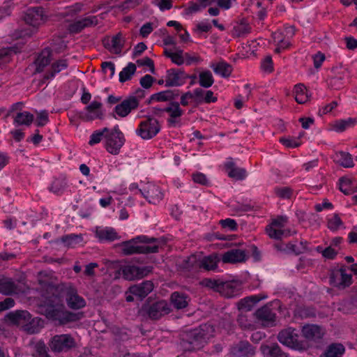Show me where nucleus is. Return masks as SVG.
I'll use <instances>...</instances> for the list:
<instances>
[{"instance_id":"nucleus-1","label":"nucleus","mask_w":357,"mask_h":357,"mask_svg":"<svg viewBox=\"0 0 357 357\" xmlns=\"http://www.w3.org/2000/svg\"><path fill=\"white\" fill-rule=\"evenodd\" d=\"M47 302V306L45 309L46 317L58 321L61 325L78 321L82 317V313H75L66 310L64 306L60 304L61 300L58 294L53 293L52 296Z\"/></svg>"},{"instance_id":"nucleus-2","label":"nucleus","mask_w":357,"mask_h":357,"mask_svg":"<svg viewBox=\"0 0 357 357\" xmlns=\"http://www.w3.org/2000/svg\"><path fill=\"white\" fill-rule=\"evenodd\" d=\"M172 311L171 305L165 300L155 301L149 297L142 305L140 312L152 321L160 320Z\"/></svg>"},{"instance_id":"nucleus-3","label":"nucleus","mask_w":357,"mask_h":357,"mask_svg":"<svg viewBox=\"0 0 357 357\" xmlns=\"http://www.w3.org/2000/svg\"><path fill=\"white\" fill-rule=\"evenodd\" d=\"M278 340L282 344L299 351H307L311 346L307 340L301 337L296 328L291 327L280 331Z\"/></svg>"},{"instance_id":"nucleus-4","label":"nucleus","mask_w":357,"mask_h":357,"mask_svg":"<svg viewBox=\"0 0 357 357\" xmlns=\"http://www.w3.org/2000/svg\"><path fill=\"white\" fill-rule=\"evenodd\" d=\"M206 325L199 328L185 331L181 334L182 345L188 350L199 349L206 342L207 333H206Z\"/></svg>"},{"instance_id":"nucleus-5","label":"nucleus","mask_w":357,"mask_h":357,"mask_svg":"<svg viewBox=\"0 0 357 357\" xmlns=\"http://www.w3.org/2000/svg\"><path fill=\"white\" fill-rule=\"evenodd\" d=\"M47 344L50 350L55 354L68 353L77 347L75 337L69 333L54 335Z\"/></svg>"},{"instance_id":"nucleus-6","label":"nucleus","mask_w":357,"mask_h":357,"mask_svg":"<svg viewBox=\"0 0 357 357\" xmlns=\"http://www.w3.org/2000/svg\"><path fill=\"white\" fill-rule=\"evenodd\" d=\"M348 266L342 265L338 269H333L329 273L330 284L339 289H344L352 284V275L347 273Z\"/></svg>"},{"instance_id":"nucleus-7","label":"nucleus","mask_w":357,"mask_h":357,"mask_svg":"<svg viewBox=\"0 0 357 357\" xmlns=\"http://www.w3.org/2000/svg\"><path fill=\"white\" fill-rule=\"evenodd\" d=\"M160 130L159 121L153 117L142 121L137 130V135L144 139H150L155 137Z\"/></svg>"},{"instance_id":"nucleus-8","label":"nucleus","mask_w":357,"mask_h":357,"mask_svg":"<svg viewBox=\"0 0 357 357\" xmlns=\"http://www.w3.org/2000/svg\"><path fill=\"white\" fill-rule=\"evenodd\" d=\"M157 242H158V239L156 238L139 236L130 241L123 242L120 247L121 248V251L123 255H130L133 254H140V245H136L137 243H151Z\"/></svg>"},{"instance_id":"nucleus-9","label":"nucleus","mask_w":357,"mask_h":357,"mask_svg":"<svg viewBox=\"0 0 357 357\" xmlns=\"http://www.w3.org/2000/svg\"><path fill=\"white\" fill-rule=\"evenodd\" d=\"M256 347L247 340H241L231 344L229 349V357H254Z\"/></svg>"},{"instance_id":"nucleus-10","label":"nucleus","mask_w":357,"mask_h":357,"mask_svg":"<svg viewBox=\"0 0 357 357\" xmlns=\"http://www.w3.org/2000/svg\"><path fill=\"white\" fill-rule=\"evenodd\" d=\"M123 278L128 280L143 278L153 271L152 266L139 267L137 266H126L122 268Z\"/></svg>"},{"instance_id":"nucleus-11","label":"nucleus","mask_w":357,"mask_h":357,"mask_svg":"<svg viewBox=\"0 0 357 357\" xmlns=\"http://www.w3.org/2000/svg\"><path fill=\"white\" fill-rule=\"evenodd\" d=\"M98 22V18L94 15H89L82 18L76 19L68 26V30L71 34H77L81 32L84 28L93 26Z\"/></svg>"},{"instance_id":"nucleus-12","label":"nucleus","mask_w":357,"mask_h":357,"mask_svg":"<svg viewBox=\"0 0 357 357\" xmlns=\"http://www.w3.org/2000/svg\"><path fill=\"white\" fill-rule=\"evenodd\" d=\"M23 19L27 24L33 27L38 26L45 20L44 10L40 6L29 8L26 9Z\"/></svg>"},{"instance_id":"nucleus-13","label":"nucleus","mask_w":357,"mask_h":357,"mask_svg":"<svg viewBox=\"0 0 357 357\" xmlns=\"http://www.w3.org/2000/svg\"><path fill=\"white\" fill-rule=\"evenodd\" d=\"M189 75L181 69L171 68L167 70L166 86H179L185 84Z\"/></svg>"},{"instance_id":"nucleus-14","label":"nucleus","mask_w":357,"mask_h":357,"mask_svg":"<svg viewBox=\"0 0 357 357\" xmlns=\"http://www.w3.org/2000/svg\"><path fill=\"white\" fill-rule=\"evenodd\" d=\"M66 303L70 308L79 310L86 306L85 300L78 294L77 289L73 285L66 287Z\"/></svg>"},{"instance_id":"nucleus-15","label":"nucleus","mask_w":357,"mask_h":357,"mask_svg":"<svg viewBox=\"0 0 357 357\" xmlns=\"http://www.w3.org/2000/svg\"><path fill=\"white\" fill-rule=\"evenodd\" d=\"M31 318V314L26 310H15L8 312L4 317L5 321L9 325H15L24 328L26 321Z\"/></svg>"},{"instance_id":"nucleus-16","label":"nucleus","mask_w":357,"mask_h":357,"mask_svg":"<svg viewBox=\"0 0 357 357\" xmlns=\"http://www.w3.org/2000/svg\"><path fill=\"white\" fill-rule=\"evenodd\" d=\"M154 285L151 280H146L140 284L131 285L127 290V294H133L139 301L145 298L153 289Z\"/></svg>"},{"instance_id":"nucleus-17","label":"nucleus","mask_w":357,"mask_h":357,"mask_svg":"<svg viewBox=\"0 0 357 357\" xmlns=\"http://www.w3.org/2000/svg\"><path fill=\"white\" fill-rule=\"evenodd\" d=\"M102 140L105 141V146L109 153H112V132L107 128L102 130H96L91 135L89 142V145L93 146L99 143Z\"/></svg>"},{"instance_id":"nucleus-18","label":"nucleus","mask_w":357,"mask_h":357,"mask_svg":"<svg viewBox=\"0 0 357 357\" xmlns=\"http://www.w3.org/2000/svg\"><path fill=\"white\" fill-rule=\"evenodd\" d=\"M102 104L96 100L93 101L86 107L85 110L79 113V117L84 121H91L97 119H101L102 113L100 110Z\"/></svg>"},{"instance_id":"nucleus-19","label":"nucleus","mask_w":357,"mask_h":357,"mask_svg":"<svg viewBox=\"0 0 357 357\" xmlns=\"http://www.w3.org/2000/svg\"><path fill=\"white\" fill-rule=\"evenodd\" d=\"M254 315L259 321L261 322L264 326H272L275 321V314L268 305H265L259 308L254 313Z\"/></svg>"},{"instance_id":"nucleus-20","label":"nucleus","mask_w":357,"mask_h":357,"mask_svg":"<svg viewBox=\"0 0 357 357\" xmlns=\"http://www.w3.org/2000/svg\"><path fill=\"white\" fill-rule=\"evenodd\" d=\"M139 107V101L135 98L128 97L115 107V112L121 117L128 116L132 110Z\"/></svg>"},{"instance_id":"nucleus-21","label":"nucleus","mask_w":357,"mask_h":357,"mask_svg":"<svg viewBox=\"0 0 357 357\" xmlns=\"http://www.w3.org/2000/svg\"><path fill=\"white\" fill-rule=\"evenodd\" d=\"M178 89L166 90L151 95L147 100V104H151L153 102H175L174 100L179 96Z\"/></svg>"},{"instance_id":"nucleus-22","label":"nucleus","mask_w":357,"mask_h":357,"mask_svg":"<svg viewBox=\"0 0 357 357\" xmlns=\"http://www.w3.org/2000/svg\"><path fill=\"white\" fill-rule=\"evenodd\" d=\"M302 337L303 340L310 341H316L322 338L324 333L320 326L314 324H307L303 326Z\"/></svg>"},{"instance_id":"nucleus-23","label":"nucleus","mask_w":357,"mask_h":357,"mask_svg":"<svg viewBox=\"0 0 357 357\" xmlns=\"http://www.w3.org/2000/svg\"><path fill=\"white\" fill-rule=\"evenodd\" d=\"M247 259L244 250L232 249L222 255V261L225 264H236L245 262Z\"/></svg>"},{"instance_id":"nucleus-24","label":"nucleus","mask_w":357,"mask_h":357,"mask_svg":"<svg viewBox=\"0 0 357 357\" xmlns=\"http://www.w3.org/2000/svg\"><path fill=\"white\" fill-rule=\"evenodd\" d=\"M162 110L169 114V118L167 119V122L172 126L178 123L177 119L183 114V110L181 109L180 104L176 101L169 103L167 107L162 108Z\"/></svg>"},{"instance_id":"nucleus-25","label":"nucleus","mask_w":357,"mask_h":357,"mask_svg":"<svg viewBox=\"0 0 357 357\" xmlns=\"http://www.w3.org/2000/svg\"><path fill=\"white\" fill-rule=\"evenodd\" d=\"M266 298V296L262 294L245 297L238 303V308L243 312L250 311L258 302Z\"/></svg>"},{"instance_id":"nucleus-26","label":"nucleus","mask_w":357,"mask_h":357,"mask_svg":"<svg viewBox=\"0 0 357 357\" xmlns=\"http://www.w3.org/2000/svg\"><path fill=\"white\" fill-rule=\"evenodd\" d=\"M68 63L66 59H59L52 63L50 70H48L43 76V82L46 80L52 79L55 75L60 73L61 70L66 69Z\"/></svg>"},{"instance_id":"nucleus-27","label":"nucleus","mask_w":357,"mask_h":357,"mask_svg":"<svg viewBox=\"0 0 357 357\" xmlns=\"http://www.w3.org/2000/svg\"><path fill=\"white\" fill-rule=\"evenodd\" d=\"M261 350L266 357H289L288 354L284 352L277 343L262 345Z\"/></svg>"},{"instance_id":"nucleus-28","label":"nucleus","mask_w":357,"mask_h":357,"mask_svg":"<svg viewBox=\"0 0 357 357\" xmlns=\"http://www.w3.org/2000/svg\"><path fill=\"white\" fill-rule=\"evenodd\" d=\"M43 328V319L39 317H32L31 315V318L26 321L22 329L29 334H35L39 333Z\"/></svg>"},{"instance_id":"nucleus-29","label":"nucleus","mask_w":357,"mask_h":357,"mask_svg":"<svg viewBox=\"0 0 357 357\" xmlns=\"http://www.w3.org/2000/svg\"><path fill=\"white\" fill-rule=\"evenodd\" d=\"M17 285L11 279L8 278H0V293L3 295H13L17 293Z\"/></svg>"},{"instance_id":"nucleus-30","label":"nucleus","mask_w":357,"mask_h":357,"mask_svg":"<svg viewBox=\"0 0 357 357\" xmlns=\"http://www.w3.org/2000/svg\"><path fill=\"white\" fill-rule=\"evenodd\" d=\"M240 289V284L238 282H223L220 294L225 297L231 298L238 294Z\"/></svg>"},{"instance_id":"nucleus-31","label":"nucleus","mask_w":357,"mask_h":357,"mask_svg":"<svg viewBox=\"0 0 357 357\" xmlns=\"http://www.w3.org/2000/svg\"><path fill=\"white\" fill-rule=\"evenodd\" d=\"M345 352V347L341 343L329 344L321 357H342Z\"/></svg>"},{"instance_id":"nucleus-32","label":"nucleus","mask_w":357,"mask_h":357,"mask_svg":"<svg viewBox=\"0 0 357 357\" xmlns=\"http://www.w3.org/2000/svg\"><path fill=\"white\" fill-rule=\"evenodd\" d=\"M34 120V116L27 111L17 112L13 116V123L17 126H30Z\"/></svg>"},{"instance_id":"nucleus-33","label":"nucleus","mask_w":357,"mask_h":357,"mask_svg":"<svg viewBox=\"0 0 357 357\" xmlns=\"http://www.w3.org/2000/svg\"><path fill=\"white\" fill-rule=\"evenodd\" d=\"M170 300L171 303L178 310L187 307L190 301L186 294L178 291H175L172 294Z\"/></svg>"},{"instance_id":"nucleus-34","label":"nucleus","mask_w":357,"mask_h":357,"mask_svg":"<svg viewBox=\"0 0 357 357\" xmlns=\"http://www.w3.org/2000/svg\"><path fill=\"white\" fill-rule=\"evenodd\" d=\"M225 167L228 171L229 177L236 180H243L246 176V171L245 169L236 167L233 162H228L225 164Z\"/></svg>"},{"instance_id":"nucleus-35","label":"nucleus","mask_w":357,"mask_h":357,"mask_svg":"<svg viewBox=\"0 0 357 357\" xmlns=\"http://www.w3.org/2000/svg\"><path fill=\"white\" fill-rule=\"evenodd\" d=\"M126 142L124 135L118 128H113V155H117Z\"/></svg>"},{"instance_id":"nucleus-36","label":"nucleus","mask_w":357,"mask_h":357,"mask_svg":"<svg viewBox=\"0 0 357 357\" xmlns=\"http://www.w3.org/2000/svg\"><path fill=\"white\" fill-rule=\"evenodd\" d=\"M340 190L346 195H351L357 192V185H354L352 180L342 177L339 180Z\"/></svg>"},{"instance_id":"nucleus-37","label":"nucleus","mask_w":357,"mask_h":357,"mask_svg":"<svg viewBox=\"0 0 357 357\" xmlns=\"http://www.w3.org/2000/svg\"><path fill=\"white\" fill-rule=\"evenodd\" d=\"M50 61V52L49 51H43L35 61L36 66V71L37 73L43 72L44 68L49 65Z\"/></svg>"},{"instance_id":"nucleus-38","label":"nucleus","mask_w":357,"mask_h":357,"mask_svg":"<svg viewBox=\"0 0 357 357\" xmlns=\"http://www.w3.org/2000/svg\"><path fill=\"white\" fill-rule=\"evenodd\" d=\"M295 100L298 104H304L309 100V95L304 84H296L294 89Z\"/></svg>"},{"instance_id":"nucleus-39","label":"nucleus","mask_w":357,"mask_h":357,"mask_svg":"<svg viewBox=\"0 0 357 357\" xmlns=\"http://www.w3.org/2000/svg\"><path fill=\"white\" fill-rule=\"evenodd\" d=\"M180 266L181 268L189 271L200 269L199 259H197L196 255H192L183 259Z\"/></svg>"},{"instance_id":"nucleus-40","label":"nucleus","mask_w":357,"mask_h":357,"mask_svg":"<svg viewBox=\"0 0 357 357\" xmlns=\"http://www.w3.org/2000/svg\"><path fill=\"white\" fill-rule=\"evenodd\" d=\"M217 255H211L199 259L200 268L207 271L214 270L217 267V263L219 261Z\"/></svg>"},{"instance_id":"nucleus-41","label":"nucleus","mask_w":357,"mask_h":357,"mask_svg":"<svg viewBox=\"0 0 357 357\" xmlns=\"http://www.w3.org/2000/svg\"><path fill=\"white\" fill-rule=\"evenodd\" d=\"M144 197L150 203L155 204L162 199V194L158 186L152 185L146 191Z\"/></svg>"},{"instance_id":"nucleus-42","label":"nucleus","mask_w":357,"mask_h":357,"mask_svg":"<svg viewBox=\"0 0 357 357\" xmlns=\"http://www.w3.org/2000/svg\"><path fill=\"white\" fill-rule=\"evenodd\" d=\"M212 68L215 73L224 77H229L233 70L232 66L225 61H220L216 65L213 64Z\"/></svg>"},{"instance_id":"nucleus-43","label":"nucleus","mask_w":357,"mask_h":357,"mask_svg":"<svg viewBox=\"0 0 357 357\" xmlns=\"http://www.w3.org/2000/svg\"><path fill=\"white\" fill-rule=\"evenodd\" d=\"M137 70V67L135 63H129L126 67L119 73V81L123 83L126 81L130 80L132 76L135 75Z\"/></svg>"},{"instance_id":"nucleus-44","label":"nucleus","mask_w":357,"mask_h":357,"mask_svg":"<svg viewBox=\"0 0 357 357\" xmlns=\"http://www.w3.org/2000/svg\"><path fill=\"white\" fill-rule=\"evenodd\" d=\"M251 27L249 24L246 23L244 20L234 26L231 31L233 37L239 38L250 32Z\"/></svg>"},{"instance_id":"nucleus-45","label":"nucleus","mask_w":357,"mask_h":357,"mask_svg":"<svg viewBox=\"0 0 357 357\" xmlns=\"http://www.w3.org/2000/svg\"><path fill=\"white\" fill-rule=\"evenodd\" d=\"M17 47L0 49V65L10 62L11 56L17 53Z\"/></svg>"},{"instance_id":"nucleus-46","label":"nucleus","mask_w":357,"mask_h":357,"mask_svg":"<svg viewBox=\"0 0 357 357\" xmlns=\"http://www.w3.org/2000/svg\"><path fill=\"white\" fill-rule=\"evenodd\" d=\"M50 349L49 346H47L43 340H40L34 345L33 357H52L48 354Z\"/></svg>"},{"instance_id":"nucleus-47","label":"nucleus","mask_w":357,"mask_h":357,"mask_svg":"<svg viewBox=\"0 0 357 357\" xmlns=\"http://www.w3.org/2000/svg\"><path fill=\"white\" fill-rule=\"evenodd\" d=\"M337 162L344 167H352L354 162L351 155L349 153L340 151L336 154Z\"/></svg>"},{"instance_id":"nucleus-48","label":"nucleus","mask_w":357,"mask_h":357,"mask_svg":"<svg viewBox=\"0 0 357 357\" xmlns=\"http://www.w3.org/2000/svg\"><path fill=\"white\" fill-rule=\"evenodd\" d=\"M125 42L126 40L121 32H119L116 36H113V54H120L124 47Z\"/></svg>"},{"instance_id":"nucleus-49","label":"nucleus","mask_w":357,"mask_h":357,"mask_svg":"<svg viewBox=\"0 0 357 357\" xmlns=\"http://www.w3.org/2000/svg\"><path fill=\"white\" fill-rule=\"evenodd\" d=\"M295 315L301 319H307L314 317L316 313L314 309L312 307L306 306H298L295 310Z\"/></svg>"},{"instance_id":"nucleus-50","label":"nucleus","mask_w":357,"mask_h":357,"mask_svg":"<svg viewBox=\"0 0 357 357\" xmlns=\"http://www.w3.org/2000/svg\"><path fill=\"white\" fill-rule=\"evenodd\" d=\"M96 236L100 241H112V229L102 226L96 227Z\"/></svg>"},{"instance_id":"nucleus-51","label":"nucleus","mask_w":357,"mask_h":357,"mask_svg":"<svg viewBox=\"0 0 357 357\" xmlns=\"http://www.w3.org/2000/svg\"><path fill=\"white\" fill-rule=\"evenodd\" d=\"M199 84L204 88H208L214 83V79L212 73L209 70L203 71L199 73Z\"/></svg>"},{"instance_id":"nucleus-52","label":"nucleus","mask_w":357,"mask_h":357,"mask_svg":"<svg viewBox=\"0 0 357 357\" xmlns=\"http://www.w3.org/2000/svg\"><path fill=\"white\" fill-rule=\"evenodd\" d=\"M82 240V237L74 234L63 236L61 237V241L67 247H75L77 244L79 243Z\"/></svg>"},{"instance_id":"nucleus-53","label":"nucleus","mask_w":357,"mask_h":357,"mask_svg":"<svg viewBox=\"0 0 357 357\" xmlns=\"http://www.w3.org/2000/svg\"><path fill=\"white\" fill-rule=\"evenodd\" d=\"M67 186L65 178H56L50 187V190L56 194L61 193Z\"/></svg>"},{"instance_id":"nucleus-54","label":"nucleus","mask_w":357,"mask_h":357,"mask_svg":"<svg viewBox=\"0 0 357 357\" xmlns=\"http://www.w3.org/2000/svg\"><path fill=\"white\" fill-rule=\"evenodd\" d=\"M49 122V114L46 110L37 112L36 125L38 127H43Z\"/></svg>"},{"instance_id":"nucleus-55","label":"nucleus","mask_w":357,"mask_h":357,"mask_svg":"<svg viewBox=\"0 0 357 357\" xmlns=\"http://www.w3.org/2000/svg\"><path fill=\"white\" fill-rule=\"evenodd\" d=\"M143 0H125L121 4H115L113 8H118L122 11L128 9L129 8H134L142 2Z\"/></svg>"},{"instance_id":"nucleus-56","label":"nucleus","mask_w":357,"mask_h":357,"mask_svg":"<svg viewBox=\"0 0 357 357\" xmlns=\"http://www.w3.org/2000/svg\"><path fill=\"white\" fill-rule=\"evenodd\" d=\"M266 234L271 238L276 239V240H281L282 238L281 229L274 227L269 225L266 227Z\"/></svg>"},{"instance_id":"nucleus-57","label":"nucleus","mask_w":357,"mask_h":357,"mask_svg":"<svg viewBox=\"0 0 357 357\" xmlns=\"http://www.w3.org/2000/svg\"><path fill=\"white\" fill-rule=\"evenodd\" d=\"M342 225V221L341 220L338 214H335L331 219H329L328 221V227L331 230L336 231L338 229L340 225Z\"/></svg>"},{"instance_id":"nucleus-58","label":"nucleus","mask_w":357,"mask_h":357,"mask_svg":"<svg viewBox=\"0 0 357 357\" xmlns=\"http://www.w3.org/2000/svg\"><path fill=\"white\" fill-rule=\"evenodd\" d=\"M356 122V120L353 119H349L348 120H342L339 122H337L335 127L337 131L342 132L347 128L354 125Z\"/></svg>"},{"instance_id":"nucleus-59","label":"nucleus","mask_w":357,"mask_h":357,"mask_svg":"<svg viewBox=\"0 0 357 357\" xmlns=\"http://www.w3.org/2000/svg\"><path fill=\"white\" fill-rule=\"evenodd\" d=\"M237 321L240 327L243 329L253 330L255 328L254 325L248 321L246 317L243 314L238 316Z\"/></svg>"},{"instance_id":"nucleus-60","label":"nucleus","mask_w":357,"mask_h":357,"mask_svg":"<svg viewBox=\"0 0 357 357\" xmlns=\"http://www.w3.org/2000/svg\"><path fill=\"white\" fill-rule=\"evenodd\" d=\"M155 80V79L153 77H152L151 75H146L140 79L139 83H140V85L144 89H150L152 86L153 83L154 82Z\"/></svg>"},{"instance_id":"nucleus-61","label":"nucleus","mask_w":357,"mask_h":357,"mask_svg":"<svg viewBox=\"0 0 357 357\" xmlns=\"http://www.w3.org/2000/svg\"><path fill=\"white\" fill-rule=\"evenodd\" d=\"M113 335L116 340H125L128 339V334L126 329L119 327H113Z\"/></svg>"},{"instance_id":"nucleus-62","label":"nucleus","mask_w":357,"mask_h":357,"mask_svg":"<svg viewBox=\"0 0 357 357\" xmlns=\"http://www.w3.org/2000/svg\"><path fill=\"white\" fill-rule=\"evenodd\" d=\"M137 63L138 66H148L150 68V70L152 73H155V67L153 61L149 57H144L142 59L137 60Z\"/></svg>"},{"instance_id":"nucleus-63","label":"nucleus","mask_w":357,"mask_h":357,"mask_svg":"<svg viewBox=\"0 0 357 357\" xmlns=\"http://www.w3.org/2000/svg\"><path fill=\"white\" fill-rule=\"evenodd\" d=\"M292 190L289 187L275 189L276 195L281 198L290 199L292 195Z\"/></svg>"},{"instance_id":"nucleus-64","label":"nucleus","mask_w":357,"mask_h":357,"mask_svg":"<svg viewBox=\"0 0 357 357\" xmlns=\"http://www.w3.org/2000/svg\"><path fill=\"white\" fill-rule=\"evenodd\" d=\"M220 224L223 228H229L231 231H235L237 229V223L236 222L230 218H227L225 220H222L220 221Z\"/></svg>"}]
</instances>
